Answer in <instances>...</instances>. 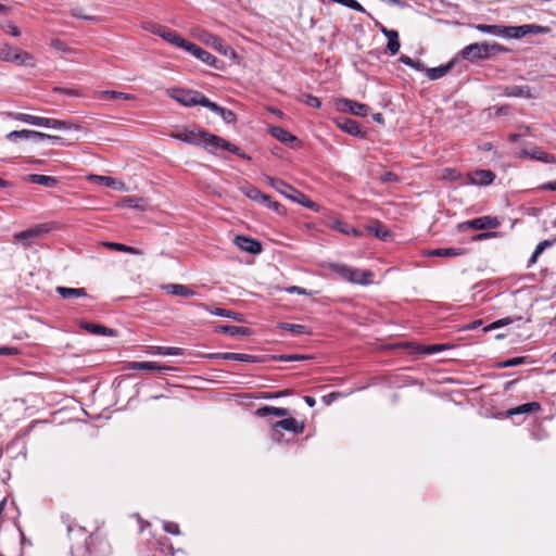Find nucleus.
<instances>
[{
	"label": "nucleus",
	"mask_w": 556,
	"mask_h": 556,
	"mask_svg": "<svg viewBox=\"0 0 556 556\" xmlns=\"http://www.w3.org/2000/svg\"><path fill=\"white\" fill-rule=\"evenodd\" d=\"M40 127L61 130V129H71L72 125L64 121L41 117Z\"/></svg>",
	"instance_id": "nucleus-30"
},
{
	"label": "nucleus",
	"mask_w": 556,
	"mask_h": 556,
	"mask_svg": "<svg viewBox=\"0 0 556 556\" xmlns=\"http://www.w3.org/2000/svg\"><path fill=\"white\" fill-rule=\"evenodd\" d=\"M202 132L203 131L195 132L192 129L184 128L181 130L172 132L170 137L189 144H200L202 139L205 142V137L202 135Z\"/></svg>",
	"instance_id": "nucleus-9"
},
{
	"label": "nucleus",
	"mask_w": 556,
	"mask_h": 556,
	"mask_svg": "<svg viewBox=\"0 0 556 556\" xmlns=\"http://www.w3.org/2000/svg\"><path fill=\"white\" fill-rule=\"evenodd\" d=\"M303 102L306 105L312 106V108H319L321 105L320 100L317 97L312 96V94H305L303 97Z\"/></svg>",
	"instance_id": "nucleus-56"
},
{
	"label": "nucleus",
	"mask_w": 556,
	"mask_h": 556,
	"mask_svg": "<svg viewBox=\"0 0 556 556\" xmlns=\"http://www.w3.org/2000/svg\"><path fill=\"white\" fill-rule=\"evenodd\" d=\"M381 33L387 37L388 43L387 48L391 55H395L400 51V41H399V33L394 29H388L384 26L380 28Z\"/></svg>",
	"instance_id": "nucleus-14"
},
{
	"label": "nucleus",
	"mask_w": 556,
	"mask_h": 556,
	"mask_svg": "<svg viewBox=\"0 0 556 556\" xmlns=\"http://www.w3.org/2000/svg\"><path fill=\"white\" fill-rule=\"evenodd\" d=\"M265 179L268 182V185L278 192H283V190L286 189L289 190V188L287 187V182L281 179L273 178L270 176H266Z\"/></svg>",
	"instance_id": "nucleus-49"
},
{
	"label": "nucleus",
	"mask_w": 556,
	"mask_h": 556,
	"mask_svg": "<svg viewBox=\"0 0 556 556\" xmlns=\"http://www.w3.org/2000/svg\"><path fill=\"white\" fill-rule=\"evenodd\" d=\"M50 46L58 51H62V52H71L72 51L63 41H61L59 39H52L50 42Z\"/></svg>",
	"instance_id": "nucleus-59"
},
{
	"label": "nucleus",
	"mask_w": 556,
	"mask_h": 556,
	"mask_svg": "<svg viewBox=\"0 0 556 556\" xmlns=\"http://www.w3.org/2000/svg\"><path fill=\"white\" fill-rule=\"evenodd\" d=\"M273 428L275 431L282 429L293 433H301L304 429V426L300 424L295 418L290 417L277 421L276 424H274Z\"/></svg>",
	"instance_id": "nucleus-13"
},
{
	"label": "nucleus",
	"mask_w": 556,
	"mask_h": 556,
	"mask_svg": "<svg viewBox=\"0 0 556 556\" xmlns=\"http://www.w3.org/2000/svg\"><path fill=\"white\" fill-rule=\"evenodd\" d=\"M89 179L91 181H96L99 184H102L109 188H113L115 190L119 191H126L127 187L122 180H116L115 178L111 176H100V175H90Z\"/></svg>",
	"instance_id": "nucleus-16"
},
{
	"label": "nucleus",
	"mask_w": 556,
	"mask_h": 556,
	"mask_svg": "<svg viewBox=\"0 0 556 556\" xmlns=\"http://www.w3.org/2000/svg\"><path fill=\"white\" fill-rule=\"evenodd\" d=\"M48 231H49V228L47 225H39L34 228H29L27 230L16 233L15 238L22 239V240H28L29 238L40 236L41 233H45Z\"/></svg>",
	"instance_id": "nucleus-29"
},
{
	"label": "nucleus",
	"mask_w": 556,
	"mask_h": 556,
	"mask_svg": "<svg viewBox=\"0 0 556 556\" xmlns=\"http://www.w3.org/2000/svg\"><path fill=\"white\" fill-rule=\"evenodd\" d=\"M55 291L64 300H72V299L87 296V291L85 288H68V287L59 286L55 288Z\"/></svg>",
	"instance_id": "nucleus-17"
},
{
	"label": "nucleus",
	"mask_w": 556,
	"mask_h": 556,
	"mask_svg": "<svg viewBox=\"0 0 556 556\" xmlns=\"http://www.w3.org/2000/svg\"><path fill=\"white\" fill-rule=\"evenodd\" d=\"M104 245L108 247L109 249H112V250H115V251H119V252H126V253H130V254H135V255H140L141 254V251L139 249L134 248V247H129V245H125V244H122V243L105 242Z\"/></svg>",
	"instance_id": "nucleus-44"
},
{
	"label": "nucleus",
	"mask_w": 556,
	"mask_h": 556,
	"mask_svg": "<svg viewBox=\"0 0 556 556\" xmlns=\"http://www.w3.org/2000/svg\"><path fill=\"white\" fill-rule=\"evenodd\" d=\"M279 328L283 330H288L292 332L293 334H307L309 331L304 325L299 324H289V323H281L279 324Z\"/></svg>",
	"instance_id": "nucleus-45"
},
{
	"label": "nucleus",
	"mask_w": 556,
	"mask_h": 556,
	"mask_svg": "<svg viewBox=\"0 0 556 556\" xmlns=\"http://www.w3.org/2000/svg\"><path fill=\"white\" fill-rule=\"evenodd\" d=\"M475 28L484 34L506 38L507 26L504 25L477 24Z\"/></svg>",
	"instance_id": "nucleus-22"
},
{
	"label": "nucleus",
	"mask_w": 556,
	"mask_h": 556,
	"mask_svg": "<svg viewBox=\"0 0 556 556\" xmlns=\"http://www.w3.org/2000/svg\"><path fill=\"white\" fill-rule=\"evenodd\" d=\"M242 192L247 198L255 202L267 201V194L261 192V190L255 187H244L242 188Z\"/></svg>",
	"instance_id": "nucleus-42"
},
{
	"label": "nucleus",
	"mask_w": 556,
	"mask_h": 556,
	"mask_svg": "<svg viewBox=\"0 0 556 556\" xmlns=\"http://www.w3.org/2000/svg\"><path fill=\"white\" fill-rule=\"evenodd\" d=\"M200 39L213 47L216 51H218L219 53L224 54V55H228L229 52L233 53V51L231 50V48L229 46H227L220 38L216 37L215 35L211 34V33H207V31H204Z\"/></svg>",
	"instance_id": "nucleus-11"
},
{
	"label": "nucleus",
	"mask_w": 556,
	"mask_h": 556,
	"mask_svg": "<svg viewBox=\"0 0 556 556\" xmlns=\"http://www.w3.org/2000/svg\"><path fill=\"white\" fill-rule=\"evenodd\" d=\"M288 293H296L301 295H308L311 294L306 289L298 287V286H291L286 289Z\"/></svg>",
	"instance_id": "nucleus-62"
},
{
	"label": "nucleus",
	"mask_w": 556,
	"mask_h": 556,
	"mask_svg": "<svg viewBox=\"0 0 556 556\" xmlns=\"http://www.w3.org/2000/svg\"><path fill=\"white\" fill-rule=\"evenodd\" d=\"M331 2L342 4L357 12L367 13L365 8L356 0H330Z\"/></svg>",
	"instance_id": "nucleus-47"
},
{
	"label": "nucleus",
	"mask_w": 556,
	"mask_h": 556,
	"mask_svg": "<svg viewBox=\"0 0 556 556\" xmlns=\"http://www.w3.org/2000/svg\"><path fill=\"white\" fill-rule=\"evenodd\" d=\"M349 282L357 283L362 286H368L372 282L371 278L374 274L370 270H363L359 268L352 267Z\"/></svg>",
	"instance_id": "nucleus-15"
},
{
	"label": "nucleus",
	"mask_w": 556,
	"mask_h": 556,
	"mask_svg": "<svg viewBox=\"0 0 556 556\" xmlns=\"http://www.w3.org/2000/svg\"><path fill=\"white\" fill-rule=\"evenodd\" d=\"M205 137V149H207L212 153H216L218 149L228 150L242 159L250 160V156L242 152L240 148L230 143L229 141L208 132H202Z\"/></svg>",
	"instance_id": "nucleus-3"
},
{
	"label": "nucleus",
	"mask_w": 556,
	"mask_h": 556,
	"mask_svg": "<svg viewBox=\"0 0 556 556\" xmlns=\"http://www.w3.org/2000/svg\"><path fill=\"white\" fill-rule=\"evenodd\" d=\"M163 529L165 532L174 535L180 534L179 526L175 522L164 521Z\"/></svg>",
	"instance_id": "nucleus-55"
},
{
	"label": "nucleus",
	"mask_w": 556,
	"mask_h": 556,
	"mask_svg": "<svg viewBox=\"0 0 556 556\" xmlns=\"http://www.w3.org/2000/svg\"><path fill=\"white\" fill-rule=\"evenodd\" d=\"M530 155L533 159L542 161L544 163H555V156L548 153H545L541 150H534Z\"/></svg>",
	"instance_id": "nucleus-52"
},
{
	"label": "nucleus",
	"mask_w": 556,
	"mask_h": 556,
	"mask_svg": "<svg viewBox=\"0 0 556 556\" xmlns=\"http://www.w3.org/2000/svg\"><path fill=\"white\" fill-rule=\"evenodd\" d=\"M453 66V63L446 65H440L438 67H431L426 70V75L429 79L435 80L443 77Z\"/></svg>",
	"instance_id": "nucleus-34"
},
{
	"label": "nucleus",
	"mask_w": 556,
	"mask_h": 556,
	"mask_svg": "<svg viewBox=\"0 0 556 556\" xmlns=\"http://www.w3.org/2000/svg\"><path fill=\"white\" fill-rule=\"evenodd\" d=\"M18 138L20 139H36V140H42V132L37 130H29V129H22L18 130Z\"/></svg>",
	"instance_id": "nucleus-50"
},
{
	"label": "nucleus",
	"mask_w": 556,
	"mask_h": 556,
	"mask_svg": "<svg viewBox=\"0 0 556 556\" xmlns=\"http://www.w3.org/2000/svg\"><path fill=\"white\" fill-rule=\"evenodd\" d=\"M131 369L137 370H156V371H163L167 370L168 367L162 366L154 362H134L130 364Z\"/></svg>",
	"instance_id": "nucleus-31"
},
{
	"label": "nucleus",
	"mask_w": 556,
	"mask_h": 556,
	"mask_svg": "<svg viewBox=\"0 0 556 556\" xmlns=\"http://www.w3.org/2000/svg\"><path fill=\"white\" fill-rule=\"evenodd\" d=\"M525 363V357H514L507 361L498 363L497 367L506 368V367H515Z\"/></svg>",
	"instance_id": "nucleus-54"
},
{
	"label": "nucleus",
	"mask_w": 556,
	"mask_h": 556,
	"mask_svg": "<svg viewBox=\"0 0 556 556\" xmlns=\"http://www.w3.org/2000/svg\"><path fill=\"white\" fill-rule=\"evenodd\" d=\"M0 61L34 66V56L30 53L14 48L7 42H0Z\"/></svg>",
	"instance_id": "nucleus-2"
},
{
	"label": "nucleus",
	"mask_w": 556,
	"mask_h": 556,
	"mask_svg": "<svg viewBox=\"0 0 556 556\" xmlns=\"http://www.w3.org/2000/svg\"><path fill=\"white\" fill-rule=\"evenodd\" d=\"M42 135H43L42 140L47 139V140H50V141H52L54 143H59V144H62V146L65 144L64 139L62 137H60V136L49 135V134H45V132H42Z\"/></svg>",
	"instance_id": "nucleus-63"
},
{
	"label": "nucleus",
	"mask_w": 556,
	"mask_h": 556,
	"mask_svg": "<svg viewBox=\"0 0 556 556\" xmlns=\"http://www.w3.org/2000/svg\"><path fill=\"white\" fill-rule=\"evenodd\" d=\"M149 352L151 354L169 356H178L184 354L182 349L174 346H151Z\"/></svg>",
	"instance_id": "nucleus-32"
},
{
	"label": "nucleus",
	"mask_w": 556,
	"mask_h": 556,
	"mask_svg": "<svg viewBox=\"0 0 556 556\" xmlns=\"http://www.w3.org/2000/svg\"><path fill=\"white\" fill-rule=\"evenodd\" d=\"M159 36L169 43H173L179 48L185 49L187 40L180 37L176 31L164 28L159 33Z\"/></svg>",
	"instance_id": "nucleus-24"
},
{
	"label": "nucleus",
	"mask_w": 556,
	"mask_h": 556,
	"mask_svg": "<svg viewBox=\"0 0 556 556\" xmlns=\"http://www.w3.org/2000/svg\"><path fill=\"white\" fill-rule=\"evenodd\" d=\"M100 97L109 98V99H124V100H130L132 98V96H130L128 93H123V92L112 91V90L101 91Z\"/></svg>",
	"instance_id": "nucleus-51"
},
{
	"label": "nucleus",
	"mask_w": 556,
	"mask_h": 556,
	"mask_svg": "<svg viewBox=\"0 0 556 556\" xmlns=\"http://www.w3.org/2000/svg\"><path fill=\"white\" fill-rule=\"evenodd\" d=\"M527 28L529 29V34H546L549 31L548 27L535 24H527Z\"/></svg>",
	"instance_id": "nucleus-57"
},
{
	"label": "nucleus",
	"mask_w": 556,
	"mask_h": 556,
	"mask_svg": "<svg viewBox=\"0 0 556 556\" xmlns=\"http://www.w3.org/2000/svg\"><path fill=\"white\" fill-rule=\"evenodd\" d=\"M503 94L506 97H516V98H532L531 88L529 86H506L503 89Z\"/></svg>",
	"instance_id": "nucleus-20"
},
{
	"label": "nucleus",
	"mask_w": 556,
	"mask_h": 556,
	"mask_svg": "<svg viewBox=\"0 0 556 556\" xmlns=\"http://www.w3.org/2000/svg\"><path fill=\"white\" fill-rule=\"evenodd\" d=\"M337 108L340 111H348L357 116H366L369 112V108L366 104L350 99L338 100Z\"/></svg>",
	"instance_id": "nucleus-8"
},
{
	"label": "nucleus",
	"mask_w": 556,
	"mask_h": 556,
	"mask_svg": "<svg viewBox=\"0 0 556 556\" xmlns=\"http://www.w3.org/2000/svg\"><path fill=\"white\" fill-rule=\"evenodd\" d=\"M257 414L260 416L274 415V416H278V417H285V416L289 415V410L287 408H282V407L263 406L257 409Z\"/></svg>",
	"instance_id": "nucleus-40"
},
{
	"label": "nucleus",
	"mask_w": 556,
	"mask_h": 556,
	"mask_svg": "<svg viewBox=\"0 0 556 556\" xmlns=\"http://www.w3.org/2000/svg\"><path fill=\"white\" fill-rule=\"evenodd\" d=\"M503 51H506V49L498 43L476 42L465 47L462 51V56L473 62Z\"/></svg>",
	"instance_id": "nucleus-1"
},
{
	"label": "nucleus",
	"mask_w": 556,
	"mask_h": 556,
	"mask_svg": "<svg viewBox=\"0 0 556 556\" xmlns=\"http://www.w3.org/2000/svg\"><path fill=\"white\" fill-rule=\"evenodd\" d=\"M80 326H81V328L87 330L89 333L94 334V336H115L116 334L115 329L108 328L105 326L98 325V324L83 321L80 324Z\"/></svg>",
	"instance_id": "nucleus-21"
},
{
	"label": "nucleus",
	"mask_w": 556,
	"mask_h": 556,
	"mask_svg": "<svg viewBox=\"0 0 556 556\" xmlns=\"http://www.w3.org/2000/svg\"><path fill=\"white\" fill-rule=\"evenodd\" d=\"M219 115L227 124L235 123L236 121V114L228 109L224 108Z\"/></svg>",
	"instance_id": "nucleus-58"
},
{
	"label": "nucleus",
	"mask_w": 556,
	"mask_h": 556,
	"mask_svg": "<svg viewBox=\"0 0 556 556\" xmlns=\"http://www.w3.org/2000/svg\"><path fill=\"white\" fill-rule=\"evenodd\" d=\"M10 116L16 121L22 122V123L40 127V122H41L40 116H35V115H30V114H26V113H10Z\"/></svg>",
	"instance_id": "nucleus-39"
},
{
	"label": "nucleus",
	"mask_w": 556,
	"mask_h": 556,
	"mask_svg": "<svg viewBox=\"0 0 556 556\" xmlns=\"http://www.w3.org/2000/svg\"><path fill=\"white\" fill-rule=\"evenodd\" d=\"M199 105H202L204 108H207L208 110L215 112L216 114H220V112L223 111L224 108L219 106L217 103L215 102H212L208 98H206L205 96L202 94V97L200 98V103Z\"/></svg>",
	"instance_id": "nucleus-48"
},
{
	"label": "nucleus",
	"mask_w": 556,
	"mask_h": 556,
	"mask_svg": "<svg viewBox=\"0 0 556 556\" xmlns=\"http://www.w3.org/2000/svg\"><path fill=\"white\" fill-rule=\"evenodd\" d=\"M338 126L345 132L363 138L365 137V131H363L359 127V124L352 118H344L343 121L338 123Z\"/></svg>",
	"instance_id": "nucleus-18"
},
{
	"label": "nucleus",
	"mask_w": 556,
	"mask_h": 556,
	"mask_svg": "<svg viewBox=\"0 0 556 556\" xmlns=\"http://www.w3.org/2000/svg\"><path fill=\"white\" fill-rule=\"evenodd\" d=\"M510 323H511V320L509 318H503V319L496 320V321L492 323L491 325H489L488 327H485L484 331L488 332L492 329H496L498 327L508 325Z\"/></svg>",
	"instance_id": "nucleus-61"
},
{
	"label": "nucleus",
	"mask_w": 556,
	"mask_h": 556,
	"mask_svg": "<svg viewBox=\"0 0 556 556\" xmlns=\"http://www.w3.org/2000/svg\"><path fill=\"white\" fill-rule=\"evenodd\" d=\"M27 180L31 184L41 185L45 187H54L58 182L56 178L52 176H46V175H39V174H31L27 176Z\"/></svg>",
	"instance_id": "nucleus-28"
},
{
	"label": "nucleus",
	"mask_w": 556,
	"mask_h": 556,
	"mask_svg": "<svg viewBox=\"0 0 556 556\" xmlns=\"http://www.w3.org/2000/svg\"><path fill=\"white\" fill-rule=\"evenodd\" d=\"M270 134L278 139L281 142L285 143H291V142H298V138L290 134L288 130H286L282 127L274 126L270 128Z\"/></svg>",
	"instance_id": "nucleus-26"
},
{
	"label": "nucleus",
	"mask_w": 556,
	"mask_h": 556,
	"mask_svg": "<svg viewBox=\"0 0 556 556\" xmlns=\"http://www.w3.org/2000/svg\"><path fill=\"white\" fill-rule=\"evenodd\" d=\"M466 253V250L463 248H441L430 250L428 252L429 256H440V257H455L460 256Z\"/></svg>",
	"instance_id": "nucleus-23"
},
{
	"label": "nucleus",
	"mask_w": 556,
	"mask_h": 556,
	"mask_svg": "<svg viewBox=\"0 0 556 556\" xmlns=\"http://www.w3.org/2000/svg\"><path fill=\"white\" fill-rule=\"evenodd\" d=\"M185 50L188 51L193 56H195L197 59H199L200 61H202L203 63H205L210 66H213L215 68L218 67L217 66L218 60L213 54H211L206 50L202 49L201 47L187 41V45L185 46Z\"/></svg>",
	"instance_id": "nucleus-7"
},
{
	"label": "nucleus",
	"mask_w": 556,
	"mask_h": 556,
	"mask_svg": "<svg viewBox=\"0 0 556 556\" xmlns=\"http://www.w3.org/2000/svg\"><path fill=\"white\" fill-rule=\"evenodd\" d=\"M460 177V174L454 168H444L441 172V179L454 181Z\"/></svg>",
	"instance_id": "nucleus-53"
},
{
	"label": "nucleus",
	"mask_w": 556,
	"mask_h": 556,
	"mask_svg": "<svg viewBox=\"0 0 556 556\" xmlns=\"http://www.w3.org/2000/svg\"><path fill=\"white\" fill-rule=\"evenodd\" d=\"M211 314L216 315V316L231 318L237 321H243V317L241 314L232 312V311L224 309V308H216L214 311H211Z\"/></svg>",
	"instance_id": "nucleus-46"
},
{
	"label": "nucleus",
	"mask_w": 556,
	"mask_h": 556,
	"mask_svg": "<svg viewBox=\"0 0 556 556\" xmlns=\"http://www.w3.org/2000/svg\"><path fill=\"white\" fill-rule=\"evenodd\" d=\"M167 94L185 106L199 105L202 93L193 90L173 88L167 90Z\"/></svg>",
	"instance_id": "nucleus-4"
},
{
	"label": "nucleus",
	"mask_w": 556,
	"mask_h": 556,
	"mask_svg": "<svg viewBox=\"0 0 556 556\" xmlns=\"http://www.w3.org/2000/svg\"><path fill=\"white\" fill-rule=\"evenodd\" d=\"M380 180H381L382 182H393V181H396V180H397V177H396V175H395L394 173H392V172H387V173H384V174H382V175L380 176Z\"/></svg>",
	"instance_id": "nucleus-64"
},
{
	"label": "nucleus",
	"mask_w": 556,
	"mask_h": 556,
	"mask_svg": "<svg viewBox=\"0 0 556 556\" xmlns=\"http://www.w3.org/2000/svg\"><path fill=\"white\" fill-rule=\"evenodd\" d=\"M445 349V345L443 344H433V345H427L421 348V353L424 354H433L439 351H442Z\"/></svg>",
	"instance_id": "nucleus-60"
},
{
	"label": "nucleus",
	"mask_w": 556,
	"mask_h": 556,
	"mask_svg": "<svg viewBox=\"0 0 556 556\" xmlns=\"http://www.w3.org/2000/svg\"><path fill=\"white\" fill-rule=\"evenodd\" d=\"M212 359H227V361H239V362H254L255 356L249 355V354H242V353H213L208 355Z\"/></svg>",
	"instance_id": "nucleus-19"
},
{
	"label": "nucleus",
	"mask_w": 556,
	"mask_h": 556,
	"mask_svg": "<svg viewBox=\"0 0 556 556\" xmlns=\"http://www.w3.org/2000/svg\"><path fill=\"white\" fill-rule=\"evenodd\" d=\"M217 331L227 333L229 336H249L251 333V330L245 327H238V326H219L217 327Z\"/></svg>",
	"instance_id": "nucleus-35"
},
{
	"label": "nucleus",
	"mask_w": 556,
	"mask_h": 556,
	"mask_svg": "<svg viewBox=\"0 0 556 556\" xmlns=\"http://www.w3.org/2000/svg\"><path fill=\"white\" fill-rule=\"evenodd\" d=\"M235 243L240 250L251 254H258L262 252V245L258 241L244 236H237L235 238Z\"/></svg>",
	"instance_id": "nucleus-12"
},
{
	"label": "nucleus",
	"mask_w": 556,
	"mask_h": 556,
	"mask_svg": "<svg viewBox=\"0 0 556 556\" xmlns=\"http://www.w3.org/2000/svg\"><path fill=\"white\" fill-rule=\"evenodd\" d=\"M121 206L144 211L146 210V201L142 198L126 197L122 200Z\"/></svg>",
	"instance_id": "nucleus-37"
},
{
	"label": "nucleus",
	"mask_w": 556,
	"mask_h": 556,
	"mask_svg": "<svg viewBox=\"0 0 556 556\" xmlns=\"http://www.w3.org/2000/svg\"><path fill=\"white\" fill-rule=\"evenodd\" d=\"M163 289L172 295H178V296H193L195 293L194 291L190 290L185 285H178V283H168L163 286Z\"/></svg>",
	"instance_id": "nucleus-25"
},
{
	"label": "nucleus",
	"mask_w": 556,
	"mask_h": 556,
	"mask_svg": "<svg viewBox=\"0 0 556 556\" xmlns=\"http://www.w3.org/2000/svg\"><path fill=\"white\" fill-rule=\"evenodd\" d=\"M467 179L471 185L488 186L494 181L495 174L489 169H479L469 173Z\"/></svg>",
	"instance_id": "nucleus-10"
},
{
	"label": "nucleus",
	"mask_w": 556,
	"mask_h": 556,
	"mask_svg": "<svg viewBox=\"0 0 556 556\" xmlns=\"http://www.w3.org/2000/svg\"><path fill=\"white\" fill-rule=\"evenodd\" d=\"M330 270L334 274H337L342 279L349 281L350 275L352 274V267L348 266L343 263H331L329 266Z\"/></svg>",
	"instance_id": "nucleus-36"
},
{
	"label": "nucleus",
	"mask_w": 556,
	"mask_h": 556,
	"mask_svg": "<svg viewBox=\"0 0 556 556\" xmlns=\"http://www.w3.org/2000/svg\"><path fill=\"white\" fill-rule=\"evenodd\" d=\"M527 35H529L527 24L520 26H507L506 38L519 39Z\"/></svg>",
	"instance_id": "nucleus-43"
},
{
	"label": "nucleus",
	"mask_w": 556,
	"mask_h": 556,
	"mask_svg": "<svg viewBox=\"0 0 556 556\" xmlns=\"http://www.w3.org/2000/svg\"><path fill=\"white\" fill-rule=\"evenodd\" d=\"M556 242V238L554 240H544L541 241L534 249L530 260H529V266L536 263L538 257L543 253V251L549 247L553 245V243Z\"/></svg>",
	"instance_id": "nucleus-41"
},
{
	"label": "nucleus",
	"mask_w": 556,
	"mask_h": 556,
	"mask_svg": "<svg viewBox=\"0 0 556 556\" xmlns=\"http://www.w3.org/2000/svg\"><path fill=\"white\" fill-rule=\"evenodd\" d=\"M367 230L372 233L375 237L381 240H389L391 238V232L380 223H375L367 227Z\"/></svg>",
	"instance_id": "nucleus-33"
},
{
	"label": "nucleus",
	"mask_w": 556,
	"mask_h": 556,
	"mask_svg": "<svg viewBox=\"0 0 556 556\" xmlns=\"http://www.w3.org/2000/svg\"><path fill=\"white\" fill-rule=\"evenodd\" d=\"M540 409H541L540 403L530 402V403H526V404L519 405L517 407L510 408L507 412V414L509 416L519 415V414H530V413L539 412Z\"/></svg>",
	"instance_id": "nucleus-27"
},
{
	"label": "nucleus",
	"mask_w": 556,
	"mask_h": 556,
	"mask_svg": "<svg viewBox=\"0 0 556 556\" xmlns=\"http://www.w3.org/2000/svg\"><path fill=\"white\" fill-rule=\"evenodd\" d=\"M287 187L289 188L283 190V192H280L282 195L288 198L289 200L299 203L307 208H311L313 211H317L318 205L309 200L304 193L293 188L291 185L287 184Z\"/></svg>",
	"instance_id": "nucleus-6"
},
{
	"label": "nucleus",
	"mask_w": 556,
	"mask_h": 556,
	"mask_svg": "<svg viewBox=\"0 0 556 556\" xmlns=\"http://www.w3.org/2000/svg\"><path fill=\"white\" fill-rule=\"evenodd\" d=\"M333 229L336 230H339L341 231L342 233H345V235H349V236H353V237H361L362 236V231L341 222V220H336L333 222L332 226H331Z\"/></svg>",
	"instance_id": "nucleus-38"
},
{
	"label": "nucleus",
	"mask_w": 556,
	"mask_h": 556,
	"mask_svg": "<svg viewBox=\"0 0 556 556\" xmlns=\"http://www.w3.org/2000/svg\"><path fill=\"white\" fill-rule=\"evenodd\" d=\"M501 225V222L497 217L493 216H481L478 218H473L468 222L460 223L458 225V230L464 231L468 228L482 230V229H494Z\"/></svg>",
	"instance_id": "nucleus-5"
}]
</instances>
